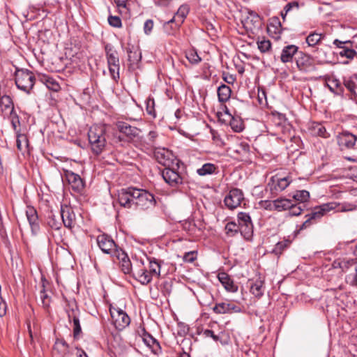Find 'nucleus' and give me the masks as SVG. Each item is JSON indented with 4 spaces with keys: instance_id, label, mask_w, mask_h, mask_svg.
<instances>
[{
    "instance_id": "f257e3e1",
    "label": "nucleus",
    "mask_w": 357,
    "mask_h": 357,
    "mask_svg": "<svg viewBox=\"0 0 357 357\" xmlns=\"http://www.w3.org/2000/svg\"><path fill=\"white\" fill-rule=\"evenodd\" d=\"M88 138L93 153L99 155L105 147V128L102 126H93L88 132Z\"/></svg>"
},
{
    "instance_id": "f03ea898",
    "label": "nucleus",
    "mask_w": 357,
    "mask_h": 357,
    "mask_svg": "<svg viewBox=\"0 0 357 357\" xmlns=\"http://www.w3.org/2000/svg\"><path fill=\"white\" fill-rule=\"evenodd\" d=\"M334 266H338L345 274V281L347 284L357 287V260L342 259L335 261Z\"/></svg>"
},
{
    "instance_id": "7ed1b4c3",
    "label": "nucleus",
    "mask_w": 357,
    "mask_h": 357,
    "mask_svg": "<svg viewBox=\"0 0 357 357\" xmlns=\"http://www.w3.org/2000/svg\"><path fill=\"white\" fill-rule=\"evenodd\" d=\"M15 75L17 87L26 93H29L36 81L33 73L27 69H17Z\"/></svg>"
},
{
    "instance_id": "20e7f679",
    "label": "nucleus",
    "mask_w": 357,
    "mask_h": 357,
    "mask_svg": "<svg viewBox=\"0 0 357 357\" xmlns=\"http://www.w3.org/2000/svg\"><path fill=\"white\" fill-rule=\"evenodd\" d=\"M134 205L142 210H147L153 208L156 201L153 194L143 189L136 188Z\"/></svg>"
},
{
    "instance_id": "39448f33",
    "label": "nucleus",
    "mask_w": 357,
    "mask_h": 357,
    "mask_svg": "<svg viewBox=\"0 0 357 357\" xmlns=\"http://www.w3.org/2000/svg\"><path fill=\"white\" fill-rule=\"evenodd\" d=\"M153 153L155 160L165 168L174 166L178 167V160L171 151L165 148H155Z\"/></svg>"
},
{
    "instance_id": "423d86ee",
    "label": "nucleus",
    "mask_w": 357,
    "mask_h": 357,
    "mask_svg": "<svg viewBox=\"0 0 357 357\" xmlns=\"http://www.w3.org/2000/svg\"><path fill=\"white\" fill-rule=\"evenodd\" d=\"M109 311L113 323L117 330L121 331L130 324V319L123 310L111 308Z\"/></svg>"
},
{
    "instance_id": "0eeeda50",
    "label": "nucleus",
    "mask_w": 357,
    "mask_h": 357,
    "mask_svg": "<svg viewBox=\"0 0 357 357\" xmlns=\"http://www.w3.org/2000/svg\"><path fill=\"white\" fill-rule=\"evenodd\" d=\"M238 225L240 231L245 239H249L253 234V225L251 218L248 213L240 212L238 214Z\"/></svg>"
},
{
    "instance_id": "6e6552de",
    "label": "nucleus",
    "mask_w": 357,
    "mask_h": 357,
    "mask_svg": "<svg viewBox=\"0 0 357 357\" xmlns=\"http://www.w3.org/2000/svg\"><path fill=\"white\" fill-rule=\"evenodd\" d=\"M176 166L165 168L162 172V176L167 183L172 187H176L183 183V178L176 171Z\"/></svg>"
},
{
    "instance_id": "1a4fd4ad",
    "label": "nucleus",
    "mask_w": 357,
    "mask_h": 357,
    "mask_svg": "<svg viewBox=\"0 0 357 357\" xmlns=\"http://www.w3.org/2000/svg\"><path fill=\"white\" fill-rule=\"evenodd\" d=\"M135 188L121 189L118 193V200L121 206L130 208L135 203Z\"/></svg>"
},
{
    "instance_id": "9d476101",
    "label": "nucleus",
    "mask_w": 357,
    "mask_h": 357,
    "mask_svg": "<svg viewBox=\"0 0 357 357\" xmlns=\"http://www.w3.org/2000/svg\"><path fill=\"white\" fill-rule=\"evenodd\" d=\"M335 204L326 203L314 208L313 211L307 215L305 218L310 219L313 223L319 220L327 212H329L336 207Z\"/></svg>"
},
{
    "instance_id": "9b49d317",
    "label": "nucleus",
    "mask_w": 357,
    "mask_h": 357,
    "mask_svg": "<svg viewBox=\"0 0 357 357\" xmlns=\"http://www.w3.org/2000/svg\"><path fill=\"white\" fill-rule=\"evenodd\" d=\"M243 199V194L239 189L234 188L229 191L225 197L224 202L225 206L229 209H234L238 207Z\"/></svg>"
},
{
    "instance_id": "f8f14e48",
    "label": "nucleus",
    "mask_w": 357,
    "mask_h": 357,
    "mask_svg": "<svg viewBox=\"0 0 357 357\" xmlns=\"http://www.w3.org/2000/svg\"><path fill=\"white\" fill-rule=\"evenodd\" d=\"M60 218L62 224L67 228H73L75 224V214L73 208L68 206H61Z\"/></svg>"
},
{
    "instance_id": "ddd939ff",
    "label": "nucleus",
    "mask_w": 357,
    "mask_h": 357,
    "mask_svg": "<svg viewBox=\"0 0 357 357\" xmlns=\"http://www.w3.org/2000/svg\"><path fill=\"white\" fill-rule=\"evenodd\" d=\"M97 243L101 250L106 254H112L116 250V245L114 241L107 234L98 236Z\"/></svg>"
},
{
    "instance_id": "4468645a",
    "label": "nucleus",
    "mask_w": 357,
    "mask_h": 357,
    "mask_svg": "<svg viewBox=\"0 0 357 357\" xmlns=\"http://www.w3.org/2000/svg\"><path fill=\"white\" fill-rule=\"evenodd\" d=\"M296 63L298 69L302 71H309L314 68L313 59L303 52L297 53Z\"/></svg>"
},
{
    "instance_id": "2eb2a0df",
    "label": "nucleus",
    "mask_w": 357,
    "mask_h": 357,
    "mask_svg": "<svg viewBox=\"0 0 357 357\" xmlns=\"http://www.w3.org/2000/svg\"><path fill=\"white\" fill-rule=\"evenodd\" d=\"M243 26L252 32L261 28V22L259 15L254 11L249 12V15L243 20Z\"/></svg>"
},
{
    "instance_id": "dca6fc26",
    "label": "nucleus",
    "mask_w": 357,
    "mask_h": 357,
    "mask_svg": "<svg viewBox=\"0 0 357 357\" xmlns=\"http://www.w3.org/2000/svg\"><path fill=\"white\" fill-rule=\"evenodd\" d=\"M65 176L69 185L75 192H79L83 190L84 184L79 175L71 171H66Z\"/></svg>"
},
{
    "instance_id": "f3484780",
    "label": "nucleus",
    "mask_w": 357,
    "mask_h": 357,
    "mask_svg": "<svg viewBox=\"0 0 357 357\" xmlns=\"http://www.w3.org/2000/svg\"><path fill=\"white\" fill-rule=\"evenodd\" d=\"M357 136L349 131H343L338 136V144L342 148L347 149H353L356 144Z\"/></svg>"
},
{
    "instance_id": "a211bd4d",
    "label": "nucleus",
    "mask_w": 357,
    "mask_h": 357,
    "mask_svg": "<svg viewBox=\"0 0 357 357\" xmlns=\"http://www.w3.org/2000/svg\"><path fill=\"white\" fill-rule=\"evenodd\" d=\"M116 127L120 132L124 134L130 139L137 137L140 132V130L139 128L132 126L123 121H118L116 123Z\"/></svg>"
},
{
    "instance_id": "6ab92c4d",
    "label": "nucleus",
    "mask_w": 357,
    "mask_h": 357,
    "mask_svg": "<svg viewBox=\"0 0 357 357\" xmlns=\"http://www.w3.org/2000/svg\"><path fill=\"white\" fill-rule=\"evenodd\" d=\"M26 215L32 233L34 234H37L40 229V225L36 210L32 206H27Z\"/></svg>"
},
{
    "instance_id": "aec40b11",
    "label": "nucleus",
    "mask_w": 357,
    "mask_h": 357,
    "mask_svg": "<svg viewBox=\"0 0 357 357\" xmlns=\"http://www.w3.org/2000/svg\"><path fill=\"white\" fill-rule=\"evenodd\" d=\"M219 281L227 291L236 292L238 286L234 284L233 280L226 273H220L218 275Z\"/></svg>"
},
{
    "instance_id": "412c9836",
    "label": "nucleus",
    "mask_w": 357,
    "mask_h": 357,
    "mask_svg": "<svg viewBox=\"0 0 357 357\" xmlns=\"http://www.w3.org/2000/svg\"><path fill=\"white\" fill-rule=\"evenodd\" d=\"M132 277L137 280L142 284H147L152 280V275L144 268L134 270Z\"/></svg>"
},
{
    "instance_id": "4be33fe9",
    "label": "nucleus",
    "mask_w": 357,
    "mask_h": 357,
    "mask_svg": "<svg viewBox=\"0 0 357 357\" xmlns=\"http://www.w3.org/2000/svg\"><path fill=\"white\" fill-rule=\"evenodd\" d=\"M298 47L294 45H289L284 47L282 51V54L280 56V59L282 62L287 63L292 61L293 56L296 55L297 56Z\"/></svg>"
},
{
    "instance_id": "5701e85b",
    "label": "nucleus",
    "mask_w": 357,
    "mask_h": 357,
    "mask_svg": "<svg viewBox=\"0 0 357 357\" xmlns=\"http://www.w3.org/2000/svg\"><path fill=\"white\" fill-rule=\"evenodd\" d=\"M350 43L349 40L341 41L338 39H335L333 41V44L335 45L342 49V50L341 52H340V53H339V54L341 56H345L347 59H353L356 56H357V52L353 49H350V48L344 47L342 46V44H347V43Z\"/></svg>"
},
{
    "instance_id": "b1692460",
    "label": "nucleus",
    "mask_w": 357,
    "mask_h": 357,
    "mask_svg": "<svg viewBox=\"0 0 357 357\" xmlns=\"http://www.w3.org/2000/svg\"><path fill=\"white\" fill-rule=\"evenodd\" d=\"M271 181L273 182V184L275 183H276L274 185L273 188H271V190H274L276 192H278V191H282L284 189H286L289 186V185L291 183V179H290L289 176H286V177H283V178L272 177Z\"/></svg>"
},
{
    "instance_id": "393cba45",
    "label": "nucleus",
    "mask_w": 357,
    "mask_h": 357,
    "mask_svg": "<svg viewBox=\"0 0 357 357\" xmlns=\"http://www.w3.org/2000/svg\"><path fill=\"white\" fill-rule=\"evenodd\" d=\"M271 205L274 210L282 211L292 207V201L288 199H277L273 201Z\"/></svg>"
},
{
    "instance_id": "a878e982",
    "label": "nucleus",
    "mask_w": 357,
    "mask_h": 357,
    "mask_svg": "<svg viewBox=\"0 0 357 357\" xmlns=\"http://www.w3.org/2000/svg\"><path fill=\"white\" fill-rule=\"evenodd\" d=\"M311 134L314 136H319L326 138L329 136L325 127L319 123H313L310 126Z\"/></svg>"
},
{
    "instance_id": "bb28decb",
    "label": "nucleus",
    "mask_w": 357,
    "mask_h": 357,
    "mask_svg": "<svg viewBox=\"0 0 357 357\" xmlns=\"http://www.w3.org/2000/svg\"><path fill=\"white\" fill-rule=\"evenodd\" d=\"M47 223L52 229L55 230L59 229L62 225L60 215H55L52 211L48 213Z\"/></svg>"
},
{
    "instance_id": "cd10ccee",
    "label": "nucleus",
    "mask_w": 357,
    "mask_h": 357,
    "mask_svg": "<svg viewBox=\"0 0 357 357\" xmlns=\"http://www.w3.org/2000/svg\"><path fill=\"white\" fill-rule=\"evenodd\" d=\"M231 90L229 86L222 84L218 89V100L221 102H225L231 96Z\"/></svg>"
},
{
    "instance_id": "c85d7f7f",
    "label": "nucleus",
    "mask_w": 357,
    "mask_h": 357,
    "mask_svg": "<svg viewBox=\"0 0 357 357\" xmlns=\"http://www.w3.org/2000/svg\"><path fill=\"white\" fill-rule=\"evenodd\" d=\"M40 81L46 85V86L53 91H58L60 89L59 83L52 77L43 75L40 77Z\"/></svg>"
},
{
    "instance_id": "c756f323",
    "label": "nucleus",
    "mask_w": 357,
    "mask_h": 357,
    "mask_svg": "<svg viewBox=\"0 0 357 357\" xmlns=\"http://www.w3.org/2000/svg\"><path fill=\"white\" fill-rule=\"evenodd\" d=\"M268 32L270 33L280 34L281 33V23L278 17H273L271 19L267 26Z\"/></svg>"
},
{
    "instance_id": "7c9ffc66",
    "label": "nucleus",
    "mask_w": 357,
    "mask_h": 357,
    "mask_svg": "<svg viewBox=\"0 0 357 357\" xmlns=\"http://www.w3.org/2000/svg\"><path fill=\"white\" fill-rule=\"evenodd\" d=\"M216 169L217 167L214 164L205 163L202 167L197 169V173L201 176H204L215 173Z\"/></svg>"
},
{
    "instance_id": "2f4dec72",
    "label": "nucleus",
    "mask_w": 357,
    "mask_h": 357,
    "mask_svg": "<svg viewBox=\"0 0 357 357\" xmlns=\"http://www.w3.org/2000/svg\"><path fill=\"white\" fill-rule=\"evenodd\" d=\"M14 108L13 102L11 98L3 93L0 97V109L1 112H5L7 109H12Z\"/></svg>"
},
{
    "instance_id": "473e14b6",
    "label": "nucleus",
    "mask_w": 357,
    "mask_h": 357,
    "mask_svg": "<svg viewBox=\"0 0 357 357\" xmlns=\"http://www.w3.org/2000/svg\"><path fill=\"white\" fill-rule=\"evenodd\" d=\"M264 291V282L261 280L255 281L250 287V292L257 298H260Z\"/></svg>"
},
{
    "instance_id": "72a5a7b5",
    "label": "nucleus",
    "mask_w": 357,
    "mask_h": 357,
    "mask_svg": "<svg viewBox=\"0 0 357 357\" xmlns=\"http://www.w3.org/2000/svg\"><path fill=\"white\" fill-rule=\"evenodd\" d=\"M189 13V7L188 5H181L178 9L176 17L177 18H180L179 21H178V24L175 26V29H178L183 22L184 19L186 17L187 15Z\"/></svg>"
},
{
    "instance_id": "f704fd0d",
    "label": "nucleus",
    "mask_w": 357,
    "mask_h": 357,
    "mask_svg": "<svg viewBox=\"0 0 357 357\" xmlns=\"http://www.w3.org/2000/svg\"><path fill=\"white\" fill-rule=\"evenodd\" d=\"M149 273L152 276L159 277L160 275V261L155 259H149Z\"/></svg>"
},
{
    "instance_id": "c9c22d12",
    "label": "nucleus",
    "mask_w": 357,
    "mask_h": 357,
    "mask_svg": "<svg viewBox=\"0 0 357 357\" xmlns=\"http://www.w3.org/2000/svg\"><path fill=\"white\" fill-rule=\"evenodd\" d=\"M333 204H335L337 206L333 209L337 212H348L355 211L357 208V206L354 204L344 202L342 204H339L336 202H332Z\"/></svg>"
},
{
    "instance_id": "e433bc0d",
    "label": "nucleus",
    "mask_w": 357,
    "mask_h": 357,
    "mask_svg": "<svg viewBox=\"0 0 357 357\" xmlns=\"http://www.w3.org/2000/svg\"><path fill=\"white\" fill-rule=\"evenodd\" d=\"M229 125L236 132H241L244 128V124L241 119L232 116L229 119Z\"/></svg>"
},
{
    "instance_id": "4c0bfd02",
    "label": "nucleus",
    "mask_w": 357,
    "mask_h": 357,
    "mask_svg": "<svg viewBox=\"0 0 357 357\" xmlns=\"http://www.w3.org/2000/svg\"><path fill=\"white\" fill-rule=\"evenodd\" d=\"M123 257H122L121 261V268L122 271L125 274H132L133 271L132 269V264L130 259L126 255L123 254Z\"/></svg>"
},
{
    "instance_id": "58836bf2",
    "label": "nucleus",
    "mask_w": 357,
    "mask_h": 357,
    "mask_svg": "<svg viewBox=\"0 0 357 357\" xmlns=\"http://www.w3.org/2000/svg\"><path fill=\"white\" fill-rule=\"evenodd\" d=\"M305 204L301 203L294 204L292 202V207L289 208V215L290 216H298L300 215L304 211Z\"/></svg>"
},
{
    "instance_id": "ea45409f",
    "label": "nucleus",
    "mask_w": 357,
    "mask_h": 357,
    "mask_svg": "<svg viewBox=\"0 0 357 357\" xmlns=\"http://www.w3.org/2000/svg\"><path fill=\"white\" fill-rule=\"evenodd\" d=\"M185 56L188 61L192 64H197L202 60L197 52L194 50H190L186 52Z\"/></svg>"
},
{
    "instance_id": "a19ab883",
    "label": "nucleus",
    "mask_w": 357,
    "mask_h": 357,
    "mask_svg": "<svg viewBox=\"0 0 357 357\" xmlns=\"http://www.w3.org/2000/svg\"><path fill=\"white\" fill-rule=\"evenodd\" d=\"M293 198L296 201L300 202L299 203H303L307 202L308 199L310 198V193L307 190H298L296 192V193L294 195Z\"/></svg>"
},
{
    "instance_id": "79ce46f5",
    "label": "nucleus",
    "mask_w": 357,
    "mask_h": 357,
    "mask_svg": "<svg viewBox=\"0 0 357 357\" xmlns=\"http://www.w3.org/2000/svg\"><path fill=\"white\" fill-rule=\"evenodd\" d=\"M225 231L228 236H234L240 231V227L234 222H229L225 226Z\"/></svg>"
},
{
    "instance_id": "37998d69",
    "label": "nucleus",
    "mask_w": 357,
    "mask_h": 357,
    "mask_svg": "<svg viewBox=\"0 0 357 357\" xmlns=\"http://www.w3.org/2000/svg\"><path fill=\"white\" fill-rule=\"evenodd\" d=\"M322 39L321 34L317 33H310L306 38V42L309 46H314L318 44Z\"/></svg>"
},
{
    "instance_id": "c03bdc74",
    "label": "nucleus",
    "mask_w": 357,
    "mask_h": 357,
    "mask_svg": "<svg viewBox=\"0 0 357 357\" xmlns=\"http://www.w3.org/2000/svg\"><path fill=\"white\" fill-rule=\"evenodd\" d=\"M257 46L261 52H268L271 49V43L269 40L263 38L257 42Z\"/></svg>"
},
{
    "instance_id": "a18cd8bd",
    "label": "nucleus",
    "mask_w": 357,
    "mask_h": 357,
    "mask_svg": "<svg viewBox=\"0 0 357 357\" xmlns=\"http://www.w3.org/2000/svg\"><path fill=\"white\" fill-rule=\"evenodd\" d=\"M228 303H217L213 307V310L217 314H227L229 313Z\"/></svg>"
},
{
    "instance_id": "49530a36",
    "label": "nucleus",
    "mask_w": 357,
    "mask_h": 357,
    "mask_svg": "<svg viewBox=\"0 0 357 357\" xmlns=\"http://www.w3.org/2000/svg\"><path fill=\"white\" fill-rule=\"evenodd\" d=\"M289 241H283L278 242L275 245L274 249L273 250V252L277 255H280L282 252V251L289 245Z\"/></svg>"
},
{
    "instance_id": "de8ad7c7",
    "label": "nucleus",
    "mask_w": 357,
    "mask_h": 357,
    "mask_svg": "<svg viewBox=\"0 0 357 357\" xmlns=\"http://www.w3.org/2000/svg\"><path fill=\"white\" fill-rule=\"evenodd\" d=\"M127 52L128 61L131 63V64L137 63L141 60V53L138 52L137 51L133 52L132 50H128Z\"/></svg>"
},
{
    "instance_id": "09e8293b",
    "label": "nucleus",
    "mask_w": 357,
    "mask_h": 357,
    "mask_svg": "<svg viewBox=\"0 0 357 357\" xmlns=\"http://www.w3.org/2000/svg\"><path fill=\"white\" fill-rule=\"evenodd\" d=\"M40 301L42 303V306L44 309L48 310L50 305V298L49 296L45 293V289L40 291Z\"/></svg>"
},
{
    "instance_id": "8fccbe9b",
    "label": "nucleus",
    "mask_w": 357,
    "mask_h": 357,
    "mask_svg": "<svg viewBox=\"0 0 357 357\" xmlns=\"http://www.w3.org/2000/svg\"><path fill=\"white\" fill-rule=\"evenodd\" d=\"M108 66H119V60L116 52L108 54L107 56Z\"/></svg>"
},
{
    "instance_id": "3c124183",
    "label": "nucleus",
    "mask_w": 357,
    "mask_h": 357,
    "mask_svg": "<svg viewBox=\"0 0 357 357\" xmlns=\"http://www.w3.org/2000/svg\"><path fill=\"white\" fill-rule=\"evenodd\" d=\"M73 321L74 325L73 335L74 337L76 338L81 333L82 328L79 324V319L75 314L73 315Z\"/></svg>"
},
{
    "instance_id": "603ef678",
    "label": "nucleus",
    "mask_w": 357,
    "mask_h": 357,
    "mask_svg": "<svg viewBox=\"0 0 357 357\" xmlns=\"http://www.w3.org/2000/svg\"><path fill=\"white\" fill-rule=\"evenodd\" d=\"M298 3L296 1H293L291 2L288 3L284 8L285 13L284 14L283 12L281 13V15L283 18V20H285V17L287 13H289L292 8H296V10H298Z\"/></svg>"
},
{
    "instance_id": "864d4df0",
    "label": "nucleus",
    "mask_w": 357,
    "mask_h": 357,
    "mask_svg": "<svg viewBox=\"0 0 357 357\" xmlns=\"http://www.w3.org/2000/svg\"><path fill=\"white\" fill-rule=\"evenodd\" d=\"M345 87L357 98V86L354 81L351 79H347L344 81Z\"/></svg>"
},
{
    "instance_id": "5fc2aeb1",
    "label": "nucleus",
    "mask_w": 357,
    "mask_h": 357,
    "mask_svg": "<svg viewBox=\"0 0 357 357\" xmlns=\"http://www.w3.org/2000/svg\"><path fill=\"white\" fill-rule=\"evenodd\" d=\"M328 83H327V86L332 92H335L336 89L341 87L340 82L337 79H328Z\"/></svg>"
},
{
    "instance_id": "6e6d98bb",
    "label": "nucleus",
    "mask_w": 357,
    "mask_h": 357,
    "mask_svg": "<svg viewBox=\"0 0 357 357\" xmlns=\"http://www.w3.org/2000/svg\"><path fill=\"white\" fill-rule=\"evenodd\" d=\"M108 23L110 26L120 28L122 26L121 20L118 16L109 15L108 17Z\"/></svg>"
},
{
    "instance_id": "4d7b16f0",
    "label": "nucleus",
    "mask_w": 357,
    "mask_h": 357,
    "mask_svg": "<svg viewBox=\"0 0 357 357\" xmlns=\"http://www.w3.org/2000/svg\"><path fill=\"white\" fill-rule=\"evenodd\" d=\"M155 102L153 98H149L146 100V112L149 114L152 115L153 116H155Z\"/></svg>"
},
{
    "instance_id": "13d9d810",
    "label": "nucleus",
    "mask_w": 357,
    "mask_h": 357,
    "mask_svg": "<svg viewBox=\"0 0 357 357\" xmlns=\"http://www.w3.org/2000/svg\"><path fill=\"white\" fill-rule=\"evenodd\" d=\"M179 20H180V18H177L175 15L172 19H171L169 21L165 22L164 27H165V31L169 35L173 34V31L168 29L169 26H170L171 29H176L175 27L173 28L171 24L174 22H176V24H175V26H176L178 24V21H179Z\"/></svg>"
},
{
    "instance_id": "bf43d9fd",
    "label": "nucleus",
    "mask_w": 357,
    "mask_h": 357,
    "mask_svg": "<svg viewBox=\"0 0 357 357\" xmlns=\"http://www.w3.org/2000/svg\"><path fill=\"white\" fill-rule=\"evenodd\" d=\"M10 115L11 119V124L15 130H16L17 126L20 124L19 116L15 112L14 108L10 110Z\"/></svg>"
},
{
    "instance_id": "052dcab7",
    "label": "nucleus",
    "mask_w": 357,
    "mask_h": 357,
    "mask_svg": "<svg viewBox=\"0 0 357 357\" xmlns=\"http://www.w3.org/2000/svg\"><path fill=\"white\" fill-rule=\"evenodd\" d=\"M109 71L114 80L117 81L119 79V66H109Z\"/></svg>"
},
{
    "instance_id": "680f3d73",
    "label": "nucleus",
    "mask_w": 357,
    "mask_h": 357,
    "mask_svg": "<svg viewBox=\"0 0 357 357\" xmlns=\"http://www.w3.org/2000/svg\"><path fill=\"white\" fill-rule=\"evenodd\" d=\"M61 349L63 352L66 353L68 349V344L63 340H57L55 343L54 349Z\"/></svg>"
},
{
    "instance_id": "e2e57ef3",
    "label": "nucleus",
    "mask_w": 357,
    "mask_h": 357,
    "mask_svg": "<svg viewBox=\"0 0 357 357\" xmlns=\"http://www.w3.org/2000/svg\"><path fill=\"white\" fill-rule=\"evenodd\" d=\"M250 151V146L245 142H241L237 146L236 153L246 154Z\"/></svg>"
},
{
    "instance_id": "0e129e2a",
    "label": "nucleus",
    "mask_w": 357,
    "mask_h": 357,
    "mask_svg": "<svg viewBox=\"0 0 357 357\" xmlns=\"http://www.w3.org/2000/svg\"><path fill=\"white\" fill-rule=\"evenodd\" d=\"M158 137V134L155 131H150L147 135L148 144L151 146H154L155 144V139Z\"/></svg>"
},
{
    "instance_id": "69168bd1",
    "label": "nucleus",
    "mask_w": 357,
    "mask_h": 357,
    "mask_svg": "<svg viewBox=\"0 0 357 357\" xmlns=\"http://www.w3.org/2000/svg\"><path fill=\"white\" fill-rule=\"evenodd\" d=\"M153 28V22L152 20H147L144 24V31L146 35H149Z\"/></svg>"
},
{
    "instance_id": "338daca9",
    "label": "nucleus",
    "mask_w": 357,
    "mask_h": 357,
    "mask_svg": "<svg viewBox=\"0 0 357 357\" xmlns=\"http://www.w3.org/2000/svg\"><path fill=\"white\" fill-rule=\"evenodd\" d=\"M144 341L145 344L149 347H153L154 344H156L158 347L159 346L157 340L150 335H148L146 337H144Z\"/></svg>"
},
{
    "instance_id": "774afa93",
    "label": "nucleus",
    "mask_w": 357,
    "mask_h": 357,
    "mask_svg": "<svg viewBox=\"0 0 357 357\" xmlns=\"http://www.w3.org/2000/svg\"><path fill=\"white\" fill-rule=\"evenodd\" d=\"M7 310V305L3 298H0V317L6 315Z\"/></svg>"
}]
</instances>
